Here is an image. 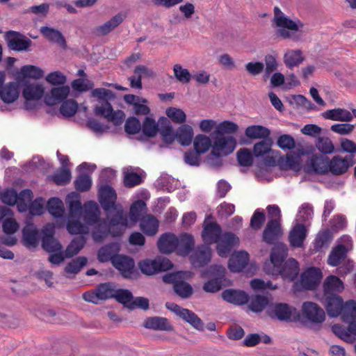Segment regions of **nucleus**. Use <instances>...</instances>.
<instances>
[{
    "label": "nucleus",
    "mask_w": 356,
    "mask_h": 356,
    "mask_svg": "<svg viewBox=\"0 0 356 356\" xmlns=\"http://www.w3.org/2000/svg\"><path fill=\"white\" fill-rule=\"evenodd\" d=\"M238 125L229 120H225L216 125L214 134H223L229 136L238 131Z\"/></svg>",
    "instance_id": "603ef678"
},
{
    "label": "nucleus",
    "mask_w": 356,
    "mask_h": 356,
    "mask_svg": "<svg viewBox=\"0 0 356 356\" xmlns=\"http://www.w3.org/2000/svg\"><path fill=\"white\" fill-rule=\"evenodd\" d=\"M175 293L181 298H188L193 293V288L190 284L181 279L173 286Z\"/></svg>",
    "instance_id": "13d9d810"
},
{
    "label": "nucleus",
    "mask_w": 356,
    "mask_h": 356,
    "mask_svg": "<svg viewBox=\"0 0 356 356\" xmlns=\"http://www.w3.org/2000/svg\"><path fill=\"white\" fill-rule=\"evenodd\" d=\"M193 146L197 153L204 154L210 147L212 149V140L206 135L198 134L194 138Z\"/></svg>",
    "instance_id": "49530a36"
},
{
    "label": "nucleus",
    "mask_w": 356,
    "mask_h": 356,
    "mask_svg": "<svg viewBox=\"0 0 356 356\" xmlns=\"http://www.w3.org/2000/svg\"><path fill=\"white\" fill-rule=\"evenodd\" d=\"M86 243V239L83 236L73 238L71 243L67 245L66 250L64 251L66 258H70L77 254L84 247Z\"/></svg>",
    "instance_id": "de8ad7c7"
},
{
    "label": "nucleus",
    "mask_w": 356,
    "mask_h": 356,
    "mask_svg": "<svg viewBox=\"0 0 356 356\" xmlns=\"http://www.w3.org/2000/svg\"><path fill=\"white\" fill-rule=\"evenodd\" d=\"M281 235L280 225L277 220L271 219L263 232V240L268 243L273 244Z\"/></svg>",
    "instance_id": "7c9ffc66"
},
{
    "label": "nucleus",
    "mask_w": 356,
    "mask_h": 356,
    "mask_svg": "<svg viewBox=\"0 0 356 356\" xmlns=\"http://www.w3.org/2000/svg\"><path fill=\"white\" fill-rule=\"evenodd\" d=\"M65 202L69 208L66 224L67 232L72 235L88 234L90 232L89 227L86 224L81 223L79 220V213L81 209L79 195L75 192L70 193L67 195Z\"/></svg>",
    "instance_id": "7ed1b4c3"
},
{
    "label": "nucleus",
    "mask_w": 356,
    "mask_h": 356,
    "mask_svg": "<svg viewBox=\"0 0 356 356\" xmlns=\"http://www.w3.org/2000/svg\"><path fill=\"white\" fill-rule=\"evenodd\" d=\"M322 273L318 268L312 267L305 270L301 275V284L308 290L314 289L320 283Z\"/></svg>",
    "instance_id": "5701e85b"
},
{
    "label": "nucleus",
    "mask_w": 356,
    "mask_h": 356,
    "mask_svg": "<svg viewBox=\"0 0 356 356\" xmlns=\"http://www.w3.org/2000/svg\"><path fill=\"white\" fill-rule=\"evenodd\" d=\"M91 95L97 98L99 104L96 105L94 112L96 115H99L108 122H112L114 125H120L125 118L124 113L121 110L113 111L109 100L115 98V93L108 89L99 88L93 89L91 91Z\"/></svg>",
    "instance_id": "f03ea898"
},
{
    "label": "nucleus",
    "mask_w": 356,
    "mask_h": 356,
    "mask_svg": "<svg viewBox=\"0 0 356 356\" xmlns=\"http://www.w3.org/2000/svg\"><path fill=\"white\" fill-rule=\"evenodd\" d=\"M324 295H334L341 292L344 289L343 282L335 275L327 277L323 282Z\"/></svg>",
    "instance_id": "f704fd0d"
},
{
    "label": "nucleus",
    "mask_w": 356,
    "mask_h": 356,
    "mask_svg": "<svg viewBox=\"0 0 356 356\" xmlns=\"http://www.w3.org/2000/svg\"><path fill=\"white\" fill-rule=\"evenodd\" d=\"M143 171L137 172L132 167L129 166L123 169L124 185L127 188H133L141 184L145 178Z\"/></svg>",
    "instance_id": "bb28decb"
},
{
    "label": "nucleus",
    "mask_w": 356,
    "mask_h": 356,
    "mask_svg": "<svg viewBox=\"0 0 356 356\" xmlns=\"http://www.w3.org/2000/svg\"><path fill=\"white\" fill-rule=\"evenodd\" d=\"M21 73L24 77L40 79L44 76V71L39 67L26 65L21 68Z\"/></svg>",
    "instance_id": "bf43d9fd"
},
{
    "label": "nucleus",
    "mask_w": 356,
    "mask_h": 356,
    "mask_svg": "<svg viewBox=\"0 0 356 356\" xmlns=\"http://www.w3.org/2000/svg\"><path fill=\"white\" fill-rule=\"evenodd\" d=\"M44 86L39 83H29L23 89L22 95L26 102L24 108L27 111H31L36 108L37 102L43 96L44 97Z\"/></svg>",
    "instance_id": "9d476101"
},
{
    "label": "nucleus",
    "mask_w": 356,
    "mask_h": 356,
    "mask_svg": "<svg viewBox=\"0 0 356 356\" xmlns=\"http://www.w3.org/2000/svg\"><path fill=\"white\" fill-rule=\"evenodd\" d=\"M288 254L287 247L282 243L275 245L270 254V261L264 264L268 274L280 275L284 279L293 280L299 273L298 262L291 258L284 263Z\"/></svg>",
    "instance_id": "f257e3e1"
},
{
    "label": "nucleus",
    "mask_w": 356,
    "mask_h": 356,
    "mask_svg": "<svg viewBox=\"0 0 356 356\" xmlns=\"http://www.w3.org/2000/svg\"><path fill=\"white\" fill-rule=\"evenodd\" d=\"M329 158L319 154H313L307 161L309 172L325 175L329 172Z\"/></svg>",
    "instance_id": "6ab92c4d"
},
{
    "label": "nucleus",
    "mask_w": 356,
    "mask_h": 356,
    "mask_svg": "<svg viewBox=\"0 0 356 356\" xmlns=\"http://www.w3.org/2000/svg\"><path fill=\"white\" fill-rule=\"evenodd\" d=\"M87 261L86 257H78L65 266V271L67 274H77L86 265Z\"/></svg>",
    "instance_id": "4d7b16f0"
},
{
    "label": "nucleus",
    "mask_w": 356,
    "mask_h": 356,
    "mask_svg": "<svg viewBox=\"0 0 356 356\" xmlns=\"http://www.w3.org/2000/svg\"><path fill=\"white\" fill-rule=\"evenodd\" d=\"M113 298H115L118 302L122 303L128 309H129L131 302L134 298L131 292L128 289L115 290Z\"/></svg>",
    "instance_id": "69168bd1"
},
{
    "label": "nucleus",
    "mask_w": 356,
    "mask_h": 356,
    "mask_svg": "<svg viewBox=\"0 0 356 356\" xmlns=\"http://www.w3.org/2000/svg\"><path fill=\"white\" fill-rule=\"evenodd\" d=\"M177 237L170 233L162 234L157 241L158 248L163 254H169L177 250Z\"/></svg>",
    "instance_id": "cd10ccee"
},
{
    "label": "nucleus",
    "mask_w": 356,
    "mask_h": 356,
    "mask_svg": "<svg viewBox=\"0 0 356 356\" xmlns=\"http://www.w3.org/2000/svg\"><path fill=\"white\" fill-rule=\"evenodd\" d=\"M112 263L113 266L120 271L123 277L131 278L134 275L135 263L131 258L118 255L113 258Z\"/></svg>",
    "instance_id": "4be33fe9"
},
{
    "label": "nucleus",
    "mask_w": 356,
    "mask_h": 356,
    "mask_svg": "<svg viewBox=\"0 0 356 356\" xmlns=\"http://www.w3.org/2000/svg\"><path fill=\"white\" fill-rule=\"evenodd\" d=\"M69 86L54 87L44 97V101L48 106H54L63 102L69 95Z\"/></svg>",
    "instance_id": "412c9836"
},
{
    "label": "nucleus",
    "mask_w": 356,
    "mask_h": 356,
    "mask_svg": "<svg viewBox=\"0 0 356 356\" xmlns=\"http://www.w3.org/2000/svg\"><path fill=\"white\" fill-rule=\"evenodd\" d=\"M72 178L71 171L69 168H60L51 176V179L59 186L67 184Z\"/></svg>",
    "instance_id": "5fc2aeb1"
},
{
    "label": "nucleus",
    "mask_w": 356,
    "mask_h": 356,
    "mask_svg": "<svg viewBox=\"0 0 356 356\" xmlns=\"http://www.w3.org/2000/svg\"><path fill=\"white\" fill-rule=\"evenodd\" d=\"M5 74L0 72V99L5 103L14 102L19 97V88L17 83L10 82L4 84Z\"/></svg>",
    "instance_id": "4468645a"
},
{
    "label": "nucleus",
    "mask_w": 356,
    "mask_h": 356,
    "mask_svg": "<svg viewBox=\"0 0 356 356\" xmlns=\"http://www.w3.org/2000/svg\"><path fill=\"white\" fill-rule=\"evenodd\" d=\"M177 251L180 255L186 256L193 249L195 241L191 234L184 233L177 238Z\"/></svg>",
    "instance_id": "58836bf2"
},
{
    "label": "nucleus",
    "mask_w": 356,
    "mask_h": 356,
    "mask_svg": "<svg viewBox=\"0 0 356 356\" xmlns=\"http://www.w3.org/2000/svg\"><path fill=\"white\" fill-rule=\"evenodd\" d=\"M272 145L273 142L271 139L268 138L256 143L253 146V155L256 159H260L261 160L262 165H275L276 154L272 149Z\"/></svg>",
    "instance_id": "423d86ee"
},
{
    "label": "nucleus",
    "mask_w": 356,
    "mask_h": 356,
    "mask_svg": "<svg viewBox=\"0 0 356 356\" xmlns=\"http://www.w3.org/2000/svg\"><path fill=\"white\" fill-rule=\"evenodd\" d=\"M106 213L108 219V224L112 230V236H118L122 235L128 226V217L122 206L120 205Z\"/></svg>",
    "instance_id": "0eeeda50"
},
{
    "label": "nucleus",
    "mask_w": 356,
    "mask_h": 356,
    "mask_svg": "<svg viewBox=\"0 0 356 356\" xmlns=\"http://www.w3.org/2000/svg\"><path fill=\"white\" fill-rule=\"evenodd\" d=\"M270 315L284 321H297L300 318V313L296 308L284 303L273 306L270 308Z\"/></svg>",
    "instance_id": "f8f14e48"
},
{
    "label": "nucleus",
    "mask_w": 356,
    "mask_h": 356,
    "mask_svg": "<svg viewBox=\"0 0 356 356\" xmlns=\"http://www.w3.org/2000/svg\"><path fill=\"white\" fill-rule=\"evenodd\" d=\"M245 134L247 138L254 139H266L270 135V130L261 125H251L245 130Z\"/></svg>",
    "instance_id": "a19ab883"
},
{
    "label": "nucleus",
    "mask_w": 356,
    "mask_h": 356,
    "mask_svg": "<svg viewBox=\"0 0 356 356\" xmlns=\"http://www.w3.org/2000/svg\"><path fill=\"white\" fill-rule=\"evenodd\" d=\"M343 322L350 323L356 319V301H346L341 309L340 314Z\"/></svg>",
    "instance_id": "c03bdc74"
},
{
    "label": "nucleus",
    "mask_w": 356,
    "mask_h": 356,
    "mask_svg": "<svg viewBox=\"0 0 356 356\" xmlns=\"http://www.w3.org/2000/svg\"><path fill=\"white\" fill-rule=\"evenodd\" d=\"M117 194L115 190L108 185L100 187L99 190V201L106 212L111 211L119 206L116 204Z\"/></svg>",
    "instance_id": "ddd939ff"
},
{
    "label": "nucleus",
    "mask_w": 356,
    "mask_h": 356,
    "mask_svg": "<svg viewBox=\"0 0 356 356\" xmlns=\"http://www.w3.org/2000/svg\"><path fill=\"white\" fill-rule=\"evenodd\" d=\"M304 60L302 52L300 49H290L284 56V62L287 67L292 68L299 65Z\"/></svg>",
    "instance_id": "37998d69"
},
{
    "label": "nucleus",
    "mask_w": 356,
    "mask_h": 356,
    "mask_svg": "<svg viewBox=\"0 0 356 356\" xmlns=\"http://www.w3.org/2000/svg\"><path fill=\"white\" fill-rule=\"evenodd\" d=\"M4 38L8 48L14 51H26L31 44L30 39L17 31H8L6 32Z\"/></svg>",
    "instance_id": "9b49d317"
},
{
    "label": "nucleus",
    "mask_w": 356,
    "mask_h": 356,
    "mask_svg": "<svg viewBox=\"0 0 356 356\" xmlns=\"http://www.w3.org/2000/svg\"><path fill=\"white\" fill-rule=\"evenodd\" d=\"M165 307L177 316L199 331L204 330L202 321L193 311L184 309L174 302H167Z\"/></svg>",
    "instance_id": "6e6552de"
},
{
    "label": "nucleus",
    "mask_w": 356,
    "mask_h": 356,
    "mask_svg": "<svg viewBox=\"0 0 356 356\" xmlns=\"http://www.w3.org/2000/svg\"><path fill=\"white\" fill-rule=\"evenodd\" d=\"M143 326L145 328L154 330L172 331L173 330V327L171 325L169 321L166 318L161 316L147 318L145 321Z\"/></svg>",
    "instance_id": "473e14b6"
},
{
    "label": "nucleus",
    "mask_w": 356,
    "mask_h": 356,
    "mask_svg": "<svg viewBox=\"0 0 356 356\" xmlns=\"http://www.w3.org/2000/svg\"><path fill=\"white\" fill-rule=\"evenodd\" d=\"M40 31L44 37L51 42H56L59 44H64L65 42L62 33L56 29L49 26H42L40 29Z\"/></svg>",
    "instance_id": "8fccbe9b"
},
{
    "label": "nucleus",
    "mask_w": 356,
    "mask_h": 356,
    "mask_svg": "<svg viewBox=\"0 0 356 356\" xmlns=\"http://www.w3.org/2000/svg\"><path fill=\"white\" fill-rule=\"evenodd\" d=\"M307 234L306 225L297 222L291 229L289 240L291 246L302 248Z\"/></svg>",
    "instance_id": "393cba45"
},
{
    "label": "nucleus",
    "mask_w": 356,
    "mask_h": 356,
    "mask_svg": "<svg viewBox=\"0 0 356 356\" xmlns=\"http://www.w3.org/2000/svg\"><path fill=\"white\" fill-rule=\"evenodd\" d=\"M172 267V262L165 257H157L155 259H145L138 263L140 271L147 275H152L161 271H165Z\"/></svg>",
    "instance_id": "1a4fd4ad"
},
{
    "label": "nucleus",
    "mask_w": 356,
    "mask_h": 356,
    "mask_svg": "<svg viewBox=\"0 0 356 356\" xmlns=\"http://www.w3.org/2000/svg\"><path fill=\"white\" fill-rule=\"evenodd\" d=\"M142 129L146 136L154 137L159 131L158 124L154 119L147 117L143 122Z\"/></svg>",
    "instance_id": "338daca9"
},
{
    "label": "nucleus",
    "mask_w": 356,
    "mask_h": 356,
    "mask_svg": "<svg viewBox=\"0 0 356 356\" xmlns=\"http://www.w3.org/2000/svg\"><path fill=\"white\" fill-rule=\"evenodd\" d=\"M49 213L56 218H61L65 214V208L63 202L58 197H51L47 202Z\"/></svg>",
    "instance_id": "a18cd8bd"
},
{
    "label": "nucleus",
    "mask_w": 356,
    "mask_h": 356,
    "mask_svg": "<svg viewBox=\"0 0 356 356\" xmlns=\"http://www.w3.org/2000/svg\"><path fill=\"white\" fill-rule=\"evenodd\" d=\"M236 140L232 136L213 134L212 149L208 158L209 163L213 167L221 165L220 157L232 154L236 147Z\"/></svg>",
    "instance_id": "20e7f679"
},
{
    "label": "nucleus",
    "mask_w": 356,
    "mask_h": 356,
    "mask_svg": "<svg viewBox=\"0 0 356 356\" xmlns=\"http://www.w3.org/2000/svg\"><path fill=\"white\" fill-rule=\"evenodd\" d=\"M81 216L85 223L89 227L98 222L100 219V211L97 204L88 201L81 206L79 216Z\"/></svg>",
    "instance_id": "dca6fc26"
},
{
    "label": "nucleus",
    "mask_w": 356,
    "mask_h": 356,
    "mask_svg": "<svg viewBox=\"0 0 356 356\" xmlns=\"http://www.w3.org/2000/svg\"><path fill=\"white\" fill-rule=\"evenodd\" d=\"M332 240V234L328 229L319 232L315 238L314 249L315 251H320L324 248H327Z\"/></svg>",
    "instance_id": "3c124183"
},
{
    "label": "nucleus",
    "mask_w": 356,
    "mask_h": 356,
    "mask_svg": "<svg viewBox=\"0 0 356 356\" xmlns=\"http://www.w3.org/2000/svg\"><path fill=\"white\" fill-rule=\"evenodd\" d=\"M302 314L307 320L314 323H321L325 318L323 309L313 302H305L302 304Z\"/></svg>",
    "instance_id": "f3484780"
},
{
    "label": "nucleus",
    "mask_w": 356,
    "mask_h": 356,
    "mask_svg": "<svg viewBox=\"0 0 356 356\" xmlns=\"http://www.w3.org/2000/svg\"><path fill=\"white\" fill-rule=\"evenodd\" d=\"M273 22L277 26L281 28L280 35L285 39L291 38L289 31L302 32L304 27V24L300 19H290L278 7L274 8Z\"/></svg>",
    "instance_id": "39448f33"
},
{
    "label": "nucleus",
    "mask_w": 356,
    "mask_h": 356,
    "mask_svg": "<svg viewBox=\"0 0 356 356\" xmlns=\"http://www.w3.org/2000/svg\"><path fill=\"white\" fill-rule=\"evenodd\" d=\"M225 301L234 305H244L249 300L248 295L243 291L226 289L222 293Z\"/></svg>",
    "instance_id": "e433bc0d"
},
{
    "label": "nucleus",
    "mask_w": 356,
    "mask_h": 356,
    "mask_svg": "<svg viewBox=\"0 0 356 356\" xmlns=\"http://www.w3.org/2000/svg\"><path fill=\"white\" fill-rule=\"evenodd\" d=\"M42 246L44 250L49 253L58 252L63 249L60 242L54 237V227L48 224L42 229Z\"/></svg>",
    "instance_id": "2eb2a0df"
},
{
    "label": "nucleus",
    "mask_w": 356,
    "mask_h": 356,
    "mask_svg": "<svg viewBox=\"0 0 356 356\" xmlns=\"http://www.w3.org/2000/svg\"><path fill=\"white\" fill-rule=\"evenodd\" d=\"M217 252L221 257H227L232 248L239 243L238 238L233 233L226 232L222 234L218 242Z\"/></svg>",
    "instance_id": "a211bd4d"
},
{
    "label": "nucleus",
    "mask_w": 356,
    "mask_h": 356,
    "mask_svg": "<svg viewBox=\"0 0 356 356\" xmlns=\"http://www.w3.org/2000/svg\"><path fill=\"white\" fill-rule=\"evenodd\" d=\"M95 290L100 300H104L113 298L115 289L113 284L103 283L100 284Z\"/></svg>",
    "instance_id": "6e6d98bb"
},
{
    "label": "nucleus",
    "mask_w": 356,
    "mask_h": 356,
    "mask_svg": "<svg viewBox=\"0 0 356 356\" xmlns=\"http://www.w3.org/2000/svg\"><path fill=\"white\" fill-rule=\"evenodd\" d=\"M317 149L324 154H330L334 151V146L328 137L319 136L316 143Z\"/></svg>",
    "instance_id": "864d4df0"
},
{
    "label": "nucleus",
    "mask_w": 356,
    "mask_h": 356,
    "mask_svg": "<svg viewBox=\"0 0 356 356\" xmlns=\"http://www.w3.org/2000/svg\"><path fill=\"white\" fill-rule=\"evenodd\" d=\"M268 300L266 297L257 295L252 298L249 304V308L254 312H261L268 305Z\"/></svg>",
    "instance_id": "052dcab7"
},
{
    "label": "nucleus",
    "mask_w": 356,
    "mask_h": 356,
    "mask_svg": "<svg viewBox=\"0 0 356 356\" xmlns=\"http://www.w3.org/2000/svg\"><path fill=\"white\" fill-rule=\"evenodd\" d=\"M323 118L333 121L350 122L353 119V114L345 108H334L322 113Z\"/></svg>",
    "instance_id": "72a5a7b5"
},
{
    "label": "nucleus",
    "mask_w": 356,
    "mask_h": 356,
    "mask_svg": "<svg viewBox=\"0 0 356 356\" xmlns=\"http://www.w3.org/2000/svg\"><path fill=\"white\" fill-rule=\"evenodd\" d=\"M92 226L93 227L92 238L96 243L103 242L109 234L112 235V230L105 220L101 219L98 222Z\"/></svg>",
    "instance_id": "c9c22d12"
},
{
    "label": "nucleus",
    "mask_w": 356,
    "mask_h": 356,
    "mask_svg": "<svg viewBox=\"0 0 356 356\" xmlns=\"http://www.w3.org/2000/svg\"><path fill=\"white\" fill-rule=\"evenodd\" d=\"M249 261V254L245 251H240L233 254L229 259L228 266L234 273L242 271Z\"/></svg>",
    "instance_id": "c756f323"
},
{
    "label": "nucleus",
    "mask_w": 356,
    "mask_h": 356,
    "mask_svg": "<svg viewBox=\"0 0 356 356\" xmlns=\"http://www.w3.org/2000/svg\"><path fill=\"white\" fill-rule=\"evenodd\" d=\"M146 204L143 200H137L134 202L130 207L129 216L132 222H137L142 212L145 209Z\"/></svg>",
    "instance_id": "774afa93"
},
{
    "label": "nucleus",
    "mask_w": 356,
    "mask_h": 356,
    "mask_svg": "<svg viewBox=\"0 0 356 356\" xmlns=\"http://www.w3.org/2000/svg\"><path fill=\"white\" fill-rule=\"evenodd\" d=\"M211 258V250L209 245L203 244L197 248L191 256V261L195 267H202L207 265Z\"/></svg>",
    "instance_id": "a878e982"
},
{
    "label": "nucleus",
    "mask_w": 356,
    "mask_h": 356,
    "mask_svg": "<svg viewBox=\"0 0 356 356\" xmlns=\"http://www.w3.org/2000/svg\"><path fill=\"white\" fill-rule=\"evenodd\" d=\"M353 164V156H346L344 158L340 156H334L329 160V172L335 175H342Z\"/></svg>",
    "instance_id": "aec40b11"
},
{
    "label": "nucleus",
    "mask_w": 356,
    "mask_h": 356,
    "mask_svg": "<svg viewBox=\"0 0 356 356\" xmlns=\"http://www.w3.org/2000/svg\"><path fill=\"white\" fill-rule=\"evenodd\" d=\"M253 152L248 148H242L237 152V161L241 166H250L253 162Z\"/></svg>",
    "instance_id": "0e129e2a"
},
{
    "label": "nucleus",
    "mask_w": 356,
    "mask_h": 356,
    "mask_svg": "<svg viewBox=\"0 0 356 356\" xmlns=\"http://www.w3.org/2000/svg\"><path fill=\"white\" fill-rule=\"evenodd\" d=\"M22 240L24 245L29 248H35L39 241V231L31 222H27L22 230Z\"/></svg>",
    "instance_id": "c85d7f7f"
},
{
    "label": "nucleus",
    "mask_w": 356,
    "mask_h": 356,
    "mask_svg": "<svg viewBox=\"0 0 356 356\" xmlns=\"http://www.w3.org/2000/svg\"><path fill=\"white\" fill-rule=\"evenodd\" d=\"M125 15L119 13L113 17L110 20L96 28L98 35H105L118 26L124 19Z\"/></svg>",
    "instance_id": "4c0bfd02"
},
{
    "label": "nucleus",
    "mask_w": 356,
    "mask_h": 356,
    "mask_svg": "<svg viewBox=\"0 0 356 356\" xmlns=\"http://www.w3.org/2000/svg\"><path fill=\"white\" fill-rule=\"evenodd\" d=\"M325 307L328 315L331 317H336L341 312L342 307L345 302L337 294L324 295Z\"/></svg>",
    "instance_id": "b1692460"
},
{
    "label": "nucleus",
    "mask_w": 356,
    "mask_h": 356,
    "mask_svg": "<svg viewBox=\"0 0 356 356\" xmlns=\"http://www.w3.org/2000/svg\"><path fill=\"white\" fill-rule=\"evenodd\" d=\"M176 139L183 146L189 145L193 138V128L188 124L181 125L177 130Z\"/></svg>",
    "instance_id": "79ce46f5"
},
{
    "label": "nucleus",
    "mask_w": 356,
    "mask_h": 356,
    "mask_svg": "<svg viewBox=\"0 0 356 356\" xmlns=\"http://www.w3.org/2000/svg\"><path fill=\"white\" fill-rule=\"evenodd\" d=\"M222 235L220 227L215 222L206 225L202 234V238L207 245L218 242Z\"/></svg>",
    "instance_id": "2f4dec72"
},
{
    "label": "nucleus",
    "mask_w": 356,
    "mask_h": 356,
    "mask_svg": "<svg viewBox=\"0 0 356 356\" xmlns=\"http://www.w3.org/2000/svg\"><path fill=\"white\" fill-rule=\"evenodd\" d=\"M45 80L50 85L63 86L67 82V76L60 71H54L46 76Z\"/></svg>",
    "instance_id": "e2e57ef3"
},
{
    "label": "nucleus",
    "mask_w": 356,
    "mask_h": 356,
    "mask_svg": "<svg viewBox=\"0 0 356 356\" xmlns=\"http://www.w3.org/2000/svg\"><path fill=\"white\" fill-rule=\"evenodd\" d=\"M74 186L77 191L80 192L88 191L92 186V179L88 174H81L74 181Z\"/></svg>",
    "instance_id": "680f3d73"
},
{
    "label": "nucleus",
    "mask_w": 356,
    "mask_h": 356,
    "mask_svg": "<svg viewBox=\"0 0 356 356\" xmlns=\"http://www.w3.org/2000/svg\"><path fill=\"white\" fill-rule=\"evenodd\" d=\"M140 227L146 235L154 236L159 229V220L152 215H147L141 219Z\"/></svg>",
    "instance_id": "ea45409f"
},
{
    "label": "nucleus",
    "mask_w": 356,
    "mask_h": 356,
    "mask_svg": "<svg viewBox=\"0 0 356 356\" xmlns=\"http://www.w3.org/2000/svg\"><path fill=\"white\" fill-rule=\"evenodd\" d=\"M313 207L309 203L302 204L298 210V213L296 216V220L298 222L309 225L310 221L313 218Z\"/></svg>",
    "instance_id": "09e8293b"
}]
</instances>
